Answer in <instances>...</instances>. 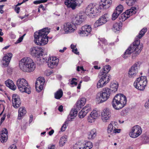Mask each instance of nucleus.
Returning a JSON list of instances; mask_svg holds the SVG:
<instances>
[{"mask_svg":"<svg viewBox=\"0 0 149 149\" xmlns=\"http://www.w3.org/2000/svg\"><path fill=\"white\" fill-rule=\"evenodd\" d=\"M50 32L48 28H45L38 31H36L34 33V42L37 45H44L48 42V39L52 38L48 37L47 35Z\"/></svg>","mask_w":149,"mask_h":149,"instance_id":"f257e3e1","label":"nucleus"},{"mask_svg":"<svg viewBox=\"0 0 149 149\" xmlns=\"http://www.w3.org/2000/svg\"><path fill=\"white\" fill-rule=\"evenodd\" d=\"M84 20V17L82 15H77L72 18V22H67L64 24L63 29L66 33L74 32L76 29V26L80 24Z\"/></svg>","mask_w":149,"mask_h":149,"instance_id":"f03ea898","label":"nucleus"},{"mask_svg":"<svg viewBox=\"0 0 149 149\" xmlns=\"http://www.w3.org/2000/svg\"><path fill=\"white\" fill-rule=\"evenodd\" d=\"M19 65L20 69L24 72H32L36 68L35 63L29 57L24 58L22 59L19 61Z\"/></svg>","mask_w":149,"mask_h":149,"instance_id":"7ed1b4c3","label":"nucleus"},{"mask_svg":"<svg viewBox=\"0 0 149 149\" xmlns=\"http://www.w3.org/2000/svg\"><path fill=\"white\" fill-rule=\"evenodd\" d=\"M140 41L139 40L135 41L126 50L123 57L125 58H127L134 52H135V53L134 54L133 56L138 55L140 53L143 47V45H140Z\"/></svg>","mask_w":149,"mask_h":149,"instance_id":"20e7f679","label":"nucleus"},{"mask_svg":"<svg viewBox=\"0 0 149 149\" xmlns=\"http://www.w3.org/2000/svg\"><path fill=\"white\" fill-rule=\"evenodd\" d=\"M127 98L123 94H118L113 98L112 104L115 109L119 110L122 109L126 105Z\"/></svg>","mask_w":149,"mask_h":149,"instance_id":"39448f33","label":"nucleus"},{"mask_svg":"<svg viewBox=\"0 0 149 149\" xmlns=\"http://www.w3.org/2000/svg\"><path fill=\"white\" fill-rule=\"evenodd\" d=\"M111 93L110 88L107 87L104 88L101 91L97 93L95 98L96 100L99 103H103L109 98Z\"/></svg>","mask_w":149,"mask_h":149,"instance_id":"423d86ee","label":"nucleus"},{"mask_svg":"<svg viewBox=\"0 0 149 149\" xmlns=\"http://www.w3.org/2000/svg\"><path fill=\"white\" fill-rule=\"evenodd\" d=\"M16 85L21 92L26 93L28 94L31 93V88L27 81L24 79H18L17 81Z\"/></svg>","mask_w":149,"mask_h":149,"instance_id":"0eeeda50","label":"nucleus"},{"mask_svg":"<svg viewBox=\"0 0 149 149\" xmlns=\"http://www.w3.org/2000/svg\"><path fill=\"white\" fill-rule=\"evenodd\" d=\"M147 84L146 77V76H142L137 78L134 83V86L137 89L143 91L145 89Z\"/></svg>","mask_w":149,"mask_h":149,"instance_id":"6e6552de","label":"nucleus"},{"mask_svg":"<svg viewBox=\"0 0 149 149\" xmlns=\"http://www.w3.org/2000/svg\"><path fill=\"white\" fill-rule=\"evenodd\" d=\"M118 124L116 121H111L108 125L107 129L108 134L113 136L120 132L121 129H118Z\"/></svg>","mask_w":149,"mask_h":149,"instance_id":"1a4fd4ad","label":"nucleus"},{"mask_svg":"<svg viewBox=\"0 0 149 149\" xmlns=\"http://www.w3.org/2000/svg\"><path fill=\"white\" fill-rule=\"evenodd\" d=\"M44 50L41 47H35L31 48L30 50V53L31 55L34 57L37 58H40L42 56V58L45 57L46 54V53L45 54Z\"/></svg>","mask_w":149,"mask_h":149,"instance_id":"9d476101","label":"nucleus"},{"mask_svg":"<svg viewBox=\"0 0 149 149\" xmlns=\"http://www.w3.org/2000/svg\"><path fill=\"white\" fill-rule=\"evenodd\" d=\"M112 3V0H101V3L99 4H96L95 6H98L99 8L97 10V15H99L101 12V9H108L111 6Z\"/></svg>","mask_w":149,"mask_h":149,"instance_id":"9b49d317","label":"nucleus"},{"mask_svg":"<svg viewBox=\"0 0 149 149\" xmlns=\"http://www.w3.org/2000/svg\"><path fill=\"white\" fill-rule=\"evenodd\" d=\"M140 63L139 62L135 63L130 69L128 76L130 78H133L136 77L140 69Z\"/></svg>","mask_w":149,"mask_h":149,"instance_id":"f8f14e48","label":"nucleus"},{"mask_svg":"<svg viewBox=\"0 0 149 149\" xmlns=\"http://www.w3.org/2000/svg\"><path fill=\"white\" fill-rule=\"evenodd\" d=\"M142 132L141 127L136 125L132 127L129 132V135L132 138H136L138 137Z\"/></svg>","mask_w":149,"mask_h":149,"instance_id":"ddd939ff","label":"nucleus"},{"mask_svg":"<svg viewBox=\"0 0 149 149\" xmlns=\"http://www.w3.org/2000/svg\"><path fill=\"white\" fill-rule=\"evenodd\" d=\"M48 57L45 56L43 57V61H46L48 67L51 68H53L56 67L58 65L59 60L56 57H50L47 60Z\"/></svg>","mask_w":149,"mask_h":149,"instance_id":"4468645a","label":"nucleus"},{"mask_svg":"<svg viewBox=\"0 0 149 149\" xmlns=\"http://www.w3.org/2000/svg\"><path fill=\"white\" fill-rule=\"evenodd\" d=\"M92 28L90 25H86L83 26L81 30L78 31V33L81 36H92L91 33Z\"/></svg>","mask_w":149,"mask_h":149,"instance_id":"2eb2a0df","label":"nucleus"},{"mask_svg":"<svg viewBox=\"0 0 149 149\" xmlns=\"http://www.w3.org/2000/svg\"><path fill=\"white\" fill-rule=\"evenodd\" d=\"M84 0H65L64 3L68 8H71L72 10L76 8L77 6L80 5Z\"/></svg>","mask_w":149,"mask_h":149,"instance_id":"dca6fc26","label":"nucleus"},{"mask_svg":"<svg viewBox=\"0 0 149 149\" xmlns=\"http://www.w3.org/2000/svg\"><path fill=\"white\" fill-rule=\"evenodd\" d=\"M109 18L107 14H105L100 17L94 24V27H97L105 24L108 20Z\"/></svg>","mask_w":149,"mask_h":149,"instance_id":"f3484780","label":"nucleus"},{"mask_svg":"<svg viewBox=\"0 0 149 149\" xmlns=\"http://www.w3.org/2000/svg\"><path fill=\"white\" fill-rule=\"evenodd\" d=\"M45 82V79L43 77H40L37 79L35 83V87L38 92H39L42 90Z\"/></svg>","mask_w":149,"mask_h":149,"instance_id":"a211bd4d","label":"nucleus"},{"mask_svg":"<svg viewBox=\"0 0 149 149\" xmlns=\"http://www.w3.org/2000/svg\"><path fill=\"white\" fill-rule=\"evenodd\" d=\"M136 8L132 7L131 8L125 11L121 15L122 21H125L130 16L135 14L136 12Z\"/></svg>","mask_w":149,"mask_h":149,"instance_id":"6ab92c4d","label":"nucleus"},{"mask_svg":"<svg viewBox=\"0 0 149 149\" xmlns=\"http://www.w3.org/2000/svg\"><path fill=\"white\" fill-rule=\"evenodd\" d=\"M111 116V112L110 109L106 108L104 109L102 112V119L103 122H107L109 120Z\"/></svg>","mask_w":149,"mask_h":149,"instance_id":"aec40b11","label":"nucleus"},{"mask_svg":"<svg viewBox=\"0 0 149 149\" xmlns=\"http://www.w3.org/2000/svg\"><path fill=\"white\" fill-rule=\"evenodd\" d=\"M12 102L13 107L15 108L19 107L21 102L19 96L16 94H14L12 95Z\"/></svg>","mask_w":149,"mask_h":149,"instance_id":"412c9836","label":"nucleus"},{"mask_svg":"<svg viewBox=\"0 0 149 149\" xmlns=\"http://www.w3.org/2000/svg\"><path fill=\"white\" fill-rule=\"evenodd\" d=\"M8 132L5 128L2 129L0 132V141L2 143L6 142L8 139Z\"/></svg>","mask_w":149,"mask_h":149,"instance_id":"4be33fe9","label":"nucleus"},{"mask_svg":"<svg viewBox=\"0 0 149 149\" xmlns=\"http://www.w3.org/2000/svg\"><path fill=\"white\" fill-rule=\"evenodd\" d=\"M12 56V53H9L3 58L2 62L5 67H7L8 66Z\"/></svg>","mask_w":149,"mask_h":149,"instance_id":"5701e85b","label":"nucleus"},{"mask_svg":"<svg viewBox=\"0 0 149 149\" xmlns=\"http://www.w3.org/2000/svg\"><path fill=\"white\" fill-rule=\"evenodd\" d=\"M86 102V99L85 98L82 97L78 100L76 103V109L80 110L85 105Z\"/></svg>","mask_w":149,"mask_h":149,"instance_id":"b1692460","label":"nucleus"},{"mask_svg":"<svg viewBox=\"0 0 149 149\" xmlns=\"http://www.w3.org/2000/svg\"><path fill=\"white\" fill-rule=\"evenodd\" d=\"M93 9V4L91 3L90 4V5L87 7L85 10V14L90 17H92V15L93 14V10H92Z\"/></svg>","mask_w":149,"mask_h":149,"instance_id":"393cba45","label":"nucleus"},{"mask_svg":"<svg viewBox=\"0 0 149 149\" xmlns=\"http://www.w3.org/2000/svg\"><path fill=\"white\" fill-rule=\"evenodd\" d=\"M5 84L7 86L13 91L15 90L16 88V86L14 84L13 81L10 79L5 81Z\"/></svg>","mask_w":149,"mask_h":149,"instance_id":"a878e982","label":"nucleus"},{"mask_svg":"<svg viewBox=\"0 0 149 149\" xmlns=\"http://www.w3.org/2000/svg\"><path fill=\"white\" fill-rule=\"evenodd\" d=\"M26 113V111L24 107H20L18 110V119L21 120Z\"/></svg>","mask_w":149,"mask_h":149,"instance_id":"bb28decb","label":"nucleus"},{"mask_svg":"<svg viewBox=\"0 0 149 149\" xmlns=\"http://www.w3.org/2000/svg\"><path fill=\"white\" fill-rule=\"evenodd\" d=\"M102 75L101 78L102 79L104 82L106 81V83L107 84L110 81L111 79V76L108 74H100Z\"/></svg>","mask_w":149,"mask_h":149,"instance_id":"cd10ccee","label":"nucleus"},{"mask_svg":"<svg viewBox=\"0 0 149 149\" xmlns=\"http://www.w3.org/2000/svg\"><path fill=\"white\" fill-rule=\"evenodd\" d=\"M147 29L146 28H144L141 30L140 31L138 36H137L136 38V41L137 40H139L144 35L145 33L146 32Z\"/></svg>","mask_w":149,"mask_h":149,"instance_id":"c85d7f7f","label":"nucleus"},{"mask_svg":"<svg viewBox=\"0 0 149 149\" xmlns=\"http://www.w3.org/2000/svg\"><path fill=\"white\" fill-rule=\"evenodd\" d=\"M111 67L109 65H107L104 66L102 72H100V74H108V72L110 71L111 69Z\"/></svg>","mask_w":149,"mask_h":149,"instance_id":"c756f323","label":"nucleus"},{"mask_svg":"<svg viewBox=\"0 0 149 149\" xmlns=\"http://www.w3.org/2000/svg\"><path fill=\"white\" fill-rule=\"evenodd\" d=\"M110 86L112 91L115 92L117 90L118 88V83L116 82H113L111 83Z\"/></svg>","mask_w":149,"mask_h":149,"instance_id":"7c9ffc66","label":"nucleus"},{"mask_svg":"<svg viewBox=\"0 0 149 149\" xmlns=\"http://www.w3.org/2000/svg\"><path fill=\"white\" fill-rule=\"evenodd\" d=\"M107 84L106 83V82H104L102 79L101 78L98 82L97 85V87L98 88H102L105 86Z\"/></svg>","mask_w":149,"mask_h":149,"instance_id":"2f4dec72","label":"nucleus"},{"mask_svg":"<svg viewBox=\"0 0 149 149\" xmlns=\"http://www.w3.org/2000/svg\"><path fill=\"white\" fill-rule=\"evenodd\" d=\"M63 95V92L61 89H59L55 93V98L57 99H59L61 98Z\"/></svg>","mask_w":149,"mask_h":149,"instance_id":"473e14b6","label":"nucleus"},{"mask_svg":"<svg viewBox=\"0 0 149 149\" xmlns=\"http://www.w3.org/2000/svg\"><path fill=\"white\" fill-rule=\"evenodd\" d=\"M67 138L65 136L61 137L60 139L59 145L60 146H63L67 141Z\"/></svg>","mask_w":149,"mask_h":149,"instance_id":"72a5a7b5","label":"nucleus"},{"mask_svg":"<svg viewBox=\"0 0 149 149\" xmlns=\"http://www.w3.org/2000/svg\"><path fill=\"white\" fill-rule=\"evenodd\" d=\"M74 109H72L70 112V115L71 117L76 116L78 111V110H79V109H76V107Z\"/></svg>","mask_w":149,"mask_h":149,"instance_id":"f704fd0d","label":"nucleus"},{"mask_svg":"<svg viewBox=\"0 0 149 149\" xmlns=\"http://www.w3.org/2000/svg\"><path fill=\"white\" fill-rule=\"evenodd\" d=\"M123 9V6L121 5H119L116 7L115 11L120 14L122 12Z\"/></svg>","mask_w":149,"mask_h":149,"instance_id":"c9c22d12","label":"nucleus"},{"mask_svg":"<svg viewBox=\"0 0 149 149\" xmlns=\"http://www.w3.org/2000/svg\"><path fill=\"white\" fill-rule=\"evenodd\" d=\"M90 109V105L88 104L86 105L85 107H84L82 109V110L83 111V112H84L85 114L89 112Z\"/></svg>","mask_w":149,"mask_h":149,"instance_id":"e433bc0d","label":"nucleus"},{"mask_svg":"<svg viewBox=\"0 0 149 149\" xmlns=\"http://www.w3.org/2000/svg\"><path fill=\"white\" fill-rule=\"evenodd\" d=\"M93 146L92 143L90 141H88L85 144V146H84L86 149H90L92 148Z\"/></svg>","mask_w":149,"mask_h":149,"instance_id":"4c0bfd02","label":"nucleus"},{"mask_svg":"<svg viewBox=\"0 0 149 149\" xmlns=\"http://www.w3.org/2000/svg\"><path fill=\"white\" fill-rule=\"evenodd\" d=\"M98 43L100 44V45H101V44H103L105 45L107 44V40L104 38H100V41H98Z\"/></svg>","mask_w":149,"mask_h":149,"instance_id":"58836bf2","label":"nucleus"},{"mask_svg":"<svg viewBox=\"0 0 149 149\" xmlns=\"http://www.w3.org/2000/svg\"><path fill=\"white\" fill-rule=\"evenodd\" d=\"M100 116V112L95 109H94V119H96Z\"/></svg>","mask_w":149,"mask_h":149,"instance_id":"ea45409f","label":"nucleus"},{"mask_svg":"<svg viewBox=\"0 0 149 149\" xmlns=\"http://www.w3.org/2000/svg\"><path fill=\"white\" fill-rule=\"evenodd\" d=\"M120 14L118 13L115 10L112 15V20H115L118 17Z\"/></svg>","mask_w":149,"mask_h":149,"instance_id":"a19ab883","label":"nucleus"},{"mask_svg":"<svg viewBox=\"0 0 149 149\" xmlns=\"http://www.w3.org/2000/svg\"><path fill=\"white\" fill-rule=\"evenodd\" d=\"M93 113L92 111L88 118V122L92 123L93 121Z\"/></svg>","mask_w":149,"mask_h":149,"instance_id":"79ce46f5","label":"nucleus"},{"mask_svg":"<svg viewBox=\"0 0 149 149\" xmlns=\"http://www.w3.org/2000/svg\"><path fill=\"white\" fill-rule=\"evenodd\" d=\"M120 27L119 24L118 23H116L113 24V29L116 31H119L120 29Z\"/></svg>","mask_w":149,"mask_h":149,"instance_id":"37998d69","label":"nucleus"},{"mask_svg":"<svg viewBox=\"0 0 149 149\" xmlns=\"http://www.w3.org/2000/svg\"><path fill=\"white\" fill-rule=\"evenodd\" d=\"M84 113V112H83V111L81 110L79 113V117L81 118H83L86 115V114H85Z\"/></svg>","mask_w":149,"mask_h":149,"instance_id":"c03bdc74","label":"nucleus"},{"mask_svg":"<svg viewBox=\"0 0 149 149\" xmlns=\"http://www.w3.org/2000/svg\"><path fill=\"white\" fill-rule=\"evenodd\" d=\"M77 79L75 78H73L72 79V80H71L70 84L71 85H73L74 84L75 86H76L77 84V82L74 81L75 80H77Z\"/></svg>","mask_w":149,"mask_h":149,"instance_id":"a18cd8bd","label":"nucleus"},{"mask_svg":"<svg viewBox=\"0 0 149 149\" xmlns=\"http://www.w3.org/2000/svg\"><path fill=\"white\" fill-rule=\"evenodd\" d=\"M93 131L91 130V132H89L88 133V138L89 139H93Z\"/></svg>","mask_w":149,"mask_h":149,"instance_id":"49530a36","label":"nucleus"},{"mask_svg":"<svg viewBox=\"0 0 149 149\" xmlns=\"http://www.w3.org/2000/svg\"><path fill=\"white\" fill-rule=\"evenodd\" d=\"M66 121L65 122L61 128V131L62 132L64 131L66 128Z\"/></svg>","mask_w":149,"mask_h":149,"instance_id":"de8ad7c7","label":"nucleus"},{"mask_svg":"<svg viewBox=\"0 0 149 149\" xmlns=\"http://www.w3.org/2000/svg\"><path fill=\"white\" fill-rule=\"evenodd\" d=\"M80 145L76 143L74 145L72 149H80Z\"/></svg>","mask_w":149,"mask_h":149,"instance_id":"09e8293b","label":"nucleus"},{"mask_svg":"<svg viewBox=\"0 0 149 149\" xmlns=\"http://www.w3.org/2000/svg\"><path fill=\"white\" fill-rule=\"evenodd\" d=\"M6 117V114H4L3 115V116L1 118V119L0 125L2 124V123L5 120Z\"/></svg>","mask_w":149,"mask_h":149,"instance_id":"8fccbe9b","label":"nucleus"},{"mask_svg":"<svg viewBox=\"0 0 149 149\" xmlns=\"http://www.w3.org/2000/svg\"><path fill=\"white\" fill-rule=\"evenodd\" d=\"M144 142L145 143H149V136H146L145 137L144 139Z\"/></svg>","mask_w":149,"mask_h":149,"instance_id":"3c124183","label":"nucleus"},{"mask_svg":"<svg viewBox=\"0 0 149 149\" xmlns=\"http://www.w3.org/2000/svg\"><path fill=\"white\" fill-rule=\"evenodd\" d=\"M23 39V36L19 37L16 42V43H19L21 42Z\"/></svg>","mask_w":149,"mask_h":149,"instance_id":"603ef678","label":"nucleus"},{"mask_svg":"<svg viewBox=\"0 0 149 149\" xmlns=\"http://www.w3.org/2000/svg\"><path fill=\"white\" fill-rule=\"evenodd\" d=\"M15 7V8L14 10L17 13H19L20 10V8L19 7Z\"/></svg>","mask_w":149,"mask_h":149,"instance_id":"864d4df0","label":"nucleus"},{"mask_svg":"<svg viewBox=\"0 0 149 149\" xmlns=\"http://www.w3.org/2000/svg\"><path fill=\"white\" fill-rule=\"evenodd\" d=\"M77 48L73 49H72V52L76 54H79V52H77Z\"/></svg>","mask_w":149,"mask_h":149,"instance_id":"5fc2aeb1","label":"nucleus"},{"mask_svg":"<svg viewBox=\"0 0 149 149\" xmlns=\"http://www.w3.org/2000/svg\"><path fill=\"white\" fill-rule=\"evenodd\" d=\"M145 106L146 108L149 109V99L145 103Z\"/></svg>","mask_w":149,"mask_h":149,"instance_id":"6e6d98bb","label":"nucleus"},{"mask_svg":"<svg viewBox=\"0 0 149 149\" xmlns=\"http://www.w3.org/2000/svg\"><path fill=\"white\" fill-rule=\"evenodd\" d=\"M33 3L35 4H38L41 3V1L40 0H36L33 1Z\"/></svg>","mask_w":149,"mask_h":149,"instance_id":"4d7b16f0","label":"nucleus"},{"mask_svg":"<svg viewBox=\"0 0 149 149\" xmlns=\"http://www.w3.org/2000/svg\"><path fill=\"white\" fill-rule=\"evenodd\" d=\"M96 3H95V4H93V5H94V6L95 7V8H96V10H95V12L96 13V14L95 13V15H94V16H98V15H97V12H98V11L97 10L99 8V7L98 6H95V5H96Z\"/></svg>","mask_w":149,"mask_h":149,"instance_id":"13d9d810","label":"nucleus"},{"mask_svg":"<svg viewBox=\"0 0 149 149\" xmlns=\"http://www.w3.org/2000/svg\"><path fill=\"white\" fill-rule=\"evenodd\" d=\"M90 77L88 76L85 77L84 78V81H87L90 80Z\"/></svg>","mask_w":149,"mask_h":149,"instance_id":"bf43d9fd","label":"nucleus"},{"mask_svg":"<svg viewBox=\"0 0 149 149\" xmlns=\"http://www.w3.org/2000/svg\"><path fill=\"white\" fill-rule=\"evenodd\" d=\"M58 110L60 112H62L63 110V106L61 105H60L58 108Z\"/></svg>","mask_w":149,"mask_h":149,"instance_id":"052dcab7","label":"nucleus"},{"mask_svg":"<svg viewBox=\"0 0 149 149\" xmlns=\"http://www.w3.org/2000/svg\"><path fill=\"white\" fill-rule=\"evenodd\" d=\"M54 130H53L52 129L51 131H49V132L48 134L49 135L51 136L52 135V134L54 133Z\"/></svg>","mask_w":149,"mask_h":149,"instance_id":"680f3d73","label":"nucleus"},{"mask_svg":"<svg viewBox=\"0 0 149 149\" xmlns=\"http://www.w3.org/2000/svg\"><path fill=\"white\" fill-rule=\"evenodd\" d=\"M39 8H42V10L43 11L45 10V9L44 8V6L42 4H41L39 6Z\"/></svg>","mask_w":149,"mask_h":149,"instance_id":"e2e57ef3","label":"nucleus"},{"mask_svg":"<svg viewBox=\"0 0 149 149\" xmlns=\"http://www.w3.org/2000/svg\"><path fill=\"white\" fill-rule=\"evenodd\" d=\"M55 148V145H53L49 147H48V149H54Z\"/></svg>","mask_w":149,"mask_h":149,"instance_id":"0e129e2a","label":"nucleus"},{"mask_svg":"<svg viewBox=\"0 0 149 149\" xmlns=\"http://www.w3.org/2000/svg\"><path fill=\"white\" fill-rule=\"evenodd\" d=\"M94 68L96 70H99L101 68V67L100 66L98 65H95L94 66Z\"/></svg>","mask_w":149,"mask_h":149,"instance_id":"69168bd1","label":"nucleus"},{"mask_svg":"<svg viewBox=\"0 0 149 149\" xmlns=\"http://www.w3.org/2000/svg\"><path fill=\"white\" fill-rule=\"evenodd\" d=\"M2 29H0V36H3V32H2Z\"/></svg>","mask_w":149,"mask_h":149,"instance_id":"338daca9","label":"nucleus"},{"mask_svg":"<svg viewBox=\"0 0 149 149\" xmlns=\"http://www.w3.org/2000/svg\"><path fill=\"white\" fill-rule=\"evenodd\" d=\"M71 48L72 49H74V48L75 47V46L73 44H72L71 45Z\"/></svg>","mask_w":149,"mask_h":149,"instance_id":"774afa93","label":"nucleus"}]
</instances>
